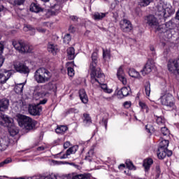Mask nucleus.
<instances>
[{"label": "nucleus", "mask_w": 179, "mask_h": 179, "mask_svg": "<svg viewBox=\"0 0 179 179\" xmlns=\"http://www.w3.org/2000/svg\"><path fill=\"white\" fill-rule=\"evenodd\" d=\"M91 58L92 62L90 64L91 80H94V82L99 83L101 86V89L103 90L104 93H113V89H109L107 86V84L100 83V81L98 80V78H103V76H104V73L101 71V69L97 67V63L99 62V57H97V52H94L92 54Z\"/></svg>", "instance_id": "nucleus-1"}, {"label": "nucleus", "mask_w": 179, "mask_h": 179, "mask_svg": "<svg viewBox=\"0 0 179 179\" xmlns=\"http://www.w3.org/2000/svg\"><path fill=\"white\" fill-rule=\"evenodd\" d=\"M17 121L21 128H24L27 131H31L34 128H36V120L30 117L24 115L18 114L17 115Z\"/></svg>", "instance_id": "nucleus-2"}, {"label": "nucleus", "mask_w": 179, "mask_h": 179, "mask_svg": "<svg viewBox=\"0 0 179 179\" xmlns=\"http://www.w3.org/2000/svg\"><path fill=\"white\" fill-rule=\"evenodd\" d=\"M34 79L37 83H45L51 79V72L45 68H39L34 73Z\"/></svg>", "instance_id": "nucleus-3"}, {"label": "nucleus", "mask_w": 179, "mask_h": 179, "mask_svg": "<svg viewBox=\"0 0 179 179\" xmlns=\"http://www.w3.org/2000/svg\"><path fill=\"white\" fill-rule=\"evenodd\" d=\"M13 45L20 54H27L33 51V48L27 45L24 41H13Z\"/></svg>", "instance_id": "nucleus-4"}, {"label": "nucleus", "mask_w": 179, "mask_h": 179, "mask_svg": "<svg viewBox=\"0 0 179 179\" xmlns=\"http://www.w3.org/2000/svg\"><path fill=\"white\" fill-rule=\"evenodd\" d=\"M13 68L18 73L23 75H29L30 73V68L27 66L26 62L17 61L13 63Z\"/></svg>", "instance_id": "nucleus-5"}, {"label": "nucleus", "mask_w": 179, "mask_h": 179, "mask_svg": "<svg viewBox=\"0 0 179 179\" xmlns=\"http://www.w3.org/2000/svg\"><path fill=\"white\" fill-rule=\"evenodd\" d=\"M160 100L162 106H166V107H170L171 108H173L174 106H176V103H174V96L170 93L162 96Z\"/></svg>", "instance_id": "nucleus-6"}, {"label": "nucleus", "mask_w": 179, "mask_h": 179, "mask_svg": "<svg viewBox=\"0 0 179 179\" xmlns=\"http://www.w3.org/2000/svg\"><path fill=\"white\" fill-rule=\"evenodd\" d=\"M0 125H1V127H6V128H12L15 126V123H13V118L9 117L6 115L1 114Z\"/></svg>", "instance_id": "nucleus-7"}, {"label": "nucleus", "mask_w": 179, "mask_h": 179, "mask_svg": "<svg viewBox=\"0 0 179 179\" xmlns=\"http://www.w3.org/2000/svg\"><path fill=\"white\" fill-rule=\"evenodd\" d=\"M120 29L124 33H129L134 29L132 23L131 21L127 19H124L120 22Z\"/></svg>", "instance_id": "nucleus-8"}, {"label": "nucleus", "mask_w": 179, "mask_h": 179, "mask_svg": "<svg viewBox=\"0 0 179 179\" xmlns=\"http://www.w3.org/2000/svg\"><path fill=\"white\" fill-rule=\"evenodd\" d=\"M168 70L172 73H178L179 75V59L176 60H170L168 62Z\"/></svg>", "instance_id": "nucleus-9"}, {"label": "nucleus", "mask_w": 179, "mask_h": 179, "mask_svg": "<svg viewBox=\"0 0 179 179\" xmlns=\"http://www.w3.org/2000/svg\"><path fill=\"white\" fill-rule=\"evenodd\" d=\"M41 111H43V107L39 106V104L29 105L28 107V113H29L31 115H40Z\"/></svg>", "instance_id": "nucleus-10"}, {"label": "nucleus", "mask_w": 179, "mask_h": 179, "mask_svg": "<svg viewBox=\"0 0 179 179\" xmlns=\"http://www.w3.org/2000/svg\"><path fill=\"white\" fill-rule=\"evenodd\" d=\"M12 76V72L8 70L0 71V85H5L6 81Z\"/></svg>", "instance_id": "nucleus-11"}, {"label": "nucleus", "mask_w": 179, "mask_h": 179, "mask_svg": "<svg viewBox=\"0 0 179 179\" xmlns=\"http://www.w3.org/2000/svg\"><path fill=\"white\" fill-rule=\"evenodd\" d=\"M153 66H155V65L152 62V60L148 59L146 64H145L143 69L141 70L143 76H145V75H149V73L152 72Z\"/></svg>", "instance_id": "nucleus-12"}, {"label": "nucleus", "mask_w": 179, "mask_h": 179, "mask_svg": "<svg viewBox=\"0 0 179 179\" xmlns=\"http://www.w3.org/2000/svg\"><path fill=\"white\" fill-rule=\"evenodd\" d=\"M29 10L34 13H41L44 12V8L38 3L33 2L29 6Z\"/></svg>", "instance_id": "nucleus-13"}, {"label": "nucleus", "mask_w": 179, "mask_h": 179, "mask_svg": "<svg viewBox=\"0 0 179 179\" xmlns=\"http://www.w3.org/2000/svg\"><path fill=\"white\" fill-rule=\"evenodd\" d=\"M147 23L148 26H150V27H157L159 24V22H157V18L155 17L153 15H148L146 17Z\"/></svg>", "instance_id": "nucleus-14"}, {"label": "nucleus", "mask_w": 179, "mask_h": 179, "mask_svg": "<svg viewBox=\"0 0 179 179\" xmlns=\"http://www.w3.org/2000/svg\"><path fill=\"white\" fill-rule=\"evenodd\" d=\"M152 164H153V159L147 158L143 162V167L144 168V171L145 173H148L150 171V167H152Z\"/></svg>", "instance_id": "nucleus-15"}, {"label": "nucleus", "mask_w": 179, "mask_h": 179, "mask_svg": "<svg viewBox=\"0 0 179 179\" xmlns=\"http://www.w3.org/2000/svg\"><path fill=\"white\" fill-rule=\"evenodd\" d=\"M117 79L122 82V85H127V79L125 78V74L124 73V69H122V66L117 69Z\"/></svg>", "instance_id": "nucleus-16"}, {"label": "nucleus", "mask_w": 179, "mask_h": 179, "mask_svg": "<svg viewBox=\"0 0 179 179\" xmlns=\"http://www.w3.org/2000/svg\"><path fill=\"white\" fill-rule=\"evenodd\" d=\"M40 90V87L36 86L34 90L33 96L34 98L36 99V100H38V99H43V97H45V93L43 91H38Z\"/></svg>", "instance_id": "nucleus-17"}, {"label": "nucleus", "mask_w": 179, "mask_h": 179, "mask_svg": "<svg viewBox=\"0 0 179 179\" xmlns=\"http://www.w3.org/2000/svg\"><path fill=\"white\" fill-rule=\"evenodd\" d=\"M158 159L160 160H163L167 156L168 157H171V156H173V151L169 150V148L165 149V150L162 151L161 152H159L157 154Z\"/></svg>", "instance_id": "nucleus-18"}, {"label": "nucleus", "mask_w": 179, "mask_h": 179, "mask_svg": "<svg viewBox=\"0 0 179 179\" xmlns=\"http://www.w3.org/2000/svg\"><path fill=\"white\" fill-rule=\"evenodd\" d=\"M169 143H170V142L168 140H162L159 143V145L158 146L157 155V153H160V152H163L164 150H165L166 149H168Z\"/></svg>", "instance_id": "nucleus-19"}, {"label": "nucleus", "mask_w": 179, "mask_h": 179, "mask_svg": "<svg viewBox=\"0 0 179 179\" xmlns=\"http://www.w3.org/2000/svg\"><path fill=\"white\" fill-rule=\"evenodd\" d=\"M9 108V99L3 98L0 99V111H6Z\"/></svg>", "instance_id": "nucleus-20"}, {"label": "nucleus", "mask_w": 179, "mask_h": 179, "mask_svg": "<svg viewBox=\"0 0 179 179\" xmlns=\"http://www.w3.org/2000/svg\"><path fill=\"white\" fill-rule=\"evenodd\" d=\"M9 146V139L8 138H0V151L3 152Z\"/></svg>", "instance_id": "nucleus-21"}, {"label": "nucleus", "mask_w": 179, "mask_h": 179, "mask_svg": "<svg viewBox=\"0 0 179 179\" xmlns=\"http://www.w3.org/2000/svg\"><path fill=\"white\" fill-rule=\"evenodd\" d=\"M79 97L84 104H87L89 102V98H87V94H86V91L84 89H81L79 90Z\"/></svg>", "instance_id": "nucleus-22"}, {"label": "nucleus", "mask_w": 179, "mask_h": 179, "mask_svg": "<svg viewBox=\"0 0 179 179\" xmlns=\"http://www.w3.org/2000/svg\"><path fill=\"white\" fill-rule=\"evenodd\" d=\"M152 179H159L160 176H162V169H160V165H156L154 171L151 174Z\"/></svg>", "instance_id": "nucleus-23"}, {"label": "nucleus", "mask_w": 179, "mask_h": 179, "mask_svg": "<svg viewBox=\"0 0 179 179\" xmlns=\"http://www.w3.org/2000/svg\"><path fill=\"white\" fill-rule=\"evenodd\" d=\"M67 58L69 61L75 59L76 55H75V48L70 47L66 50Z\"/></svg>", "instance_id": "nucleus-24"}, {"label": "nucleus", "mask_w": 179, "mask_h": 179, "mask_svg": "<svg viewBox=\"0 0 179 179\" xmlns=\"http://www.w3.org/2000/svg\"><path fill=\"white\" fill-rule=\"evenodd\" d=\"M48 51L52 55H57V52H58V46L54 45L52 43L48 44Z\"/></svg>", "instance_id": "nucleus-25"}, {"label": "nucleus", "mask_w": 179, "mask_h": 179, "mask_svg": "<svg viewBox=\"0 0 179 179\" xmlns=\"http://www.w3.org/2000/svg\"><path fill=\"white\" fill-rule=\"evenodd\" d=\"M107 15H108V13L95 12L92 15V19H94V20H103Z\"/></svg>", "instance_id": "nucleus-26"}, {"label": "nucleus", "mask_w": 179, "mask_h": 179, "mask_svg": "<svg viewBox=\"0 0 179 179\" xmlns=\"http://www.w3.org/2000/svg\"><path fill=\"white\" fill-rule=\"evenodd\" d=\"M129 93H131V87H123L120 91L117 92V94H122V97L129 96Z\"/></svg>", "instance_id": "nucleus-27"}, {"label": "nucleus", "mask_w": 179, "mask_h": 179, "mask_svg": "<svg viewBox=\"0 0 179 179\" xmlns=\"http://www.w3.org/2000/svg\"><path fill=\"white\" fill-rule=\"evenodd\" d=\"M68 130V127L66 125H57L55 129V132L58 135H64L65 132Z\"/></svg>", "instance_id": "nucleus-28"}, {"label": "nucleus", "mask_w": 179, "mask_h": 179, "mask_svg": "<svg viewBox=\"0 0 179 179\" xmlns=\"http://www.w3.org/2000/svg\"><path fill=\"white\" fill-rule=\"evenodd\" d=\"M155 29L157 30V31H159V33H164V36H166V34H167V33H169V30L167 29V27H166L165 24H162L155 27Z\"/></svg>", "instance_id": "nucleus-29"}, {"label": "nucleus", "mask_w": 179, "mask_h": 179, "mask_svg": "<svg viewBox=\"0 0 179 179\" xmlns=\"http://www.w3.org/2000/svg\"><path fill=\"white\" fill-rule=\"evenodd\" d=\"M24 85H26L24 83L15 85L14 92H15L17 94H22L23 93Z\"/></svg>", "instance_id": "nucleus-30"}, {"label": "nucleus", "mask_w": 179, "mask_h": 179, "mask_svg": "<svg viewBox=\"0 0 179 179\" xmlns=\"http://www.w3.org/2000/svg\"><path fill=\"white\" fill-rule=\"evenodd\" d=\"M83 122L87 125V127H89L91 124H92V117H90V114L89 113H83Z\"/></svg>", "instance_id": "nucleus-31"}, {"label": "nucleus", "mask_w": 179, "mask_h": 179, "mask_svg": "<svg viewBox=\"0 0 179 179\" xmlns=\"http://www.w3.org/2000/svg\"><path fill=\"white\" fill-rule=\"evenodd\" d=\"M144 88H145V96H147V97H150V92H151L150 81H147V82L145 83Z\"/></svg>", "instance_id": "nucleus-32"}, {"label": "nucleus", "mask_w": 179, "mask_h": 179, "mask_svg": "<svg viewBox=\"0 0 179 179\" xmlns=\"http://www.w3.org/2000/svg\"><path fill=\"white\" fill-rule=\"evenodd\" d=\"M157 15L159 16H164V15L166 14L165 12H166V8H164V6H163L162 4H159L157 6Z\"/></svg>", "instance_id": "nucleus-33"}, {"label": "nucleus", "mask_w": 179, "mask_h": 179, "mask_svg": "<svg viewBox=\"0 0 179 179\" xmlns=\"http://www.w3.org/2000/svg\"><path fill=\"white\" fill-rule=\"evenodd\" d=\"M165 26L166 27V29H168V31L174 30V29L177 27V24L173 22V20H170L165 24Z\"/></svg>", "instance_id": "nucleus-34"}, {"label": "nucleus", "mask_w": 179, "mask_h": 179, "mask_svg": "<svg viewBox=\"0 0 179 179\" xmlns=\"http://www.w3.org/2000/svg\"><path fill=\"white\" fill-rule=\"evenodd\" d=\"M174 9H173L172 8H165V15H164V17H170V16H171V15H174Z\"/></svg>", "instance_id": "nucleus-35"}, {"label": "nucleus", "mask_w": 179, "mask_h": 179, "mask_svg": "<svg viewBox=\"0 0 179 179\" xmlns=\"http://www.w3.org/2000/svg\"><path fill=\"white\" fill-rule=\"evenodd\" d=\"M129 75L131 78H139L141 76L139 72L136 71L134 69H130L129 70Z\"/></svg>", "instance_id": "nucleus-36"}, {"label": "nucleus", "mask_w": 179, "mask_h": 179, "mask_svg": "<svg viewBox=\"0 0 179 179\" xmlns=\"http://www.w3.org/2000/svg\"><path fill=\"white\" fill-rule=\"evenodd\" d=\"M138 105L141 107L142 111H145V113H146L147 114L148 113H149V107L148 106V105H146L145 102L140 101L138 102Z\"/></svg>", "instance_id": "nucleus-37"}, {"label": "nucleus", "mask_w": 179, "mask_h": 179, "mask_svg": "<svg viewBox=\"0 0 179 179\" xmlns=\"http://www.w3.org/2000/svg\"><path fill=\"white\" fill-rule=\"evenodd\" d=\"M156 117V122L158 125H164L166 124V119H164V117L163 116H157Z\"/></svg>", "instance_id": "nucleus-38"}, {"label": "nucleus", "mask_w": 179, "mask_h": 179, "mask_svg": "<svg viewBox=\"0 0 179 179\" xmlns=\"http://www.w3.org/2000/svg\"><path fill=\"white\" fill-rule=\"evenodd\" d=\"M152 2H153V0H138V5L140 6L145 7L150 5Z\"/></svg>", "instance_id": "nucleus-39"}, {"label": "nucleus", "mask_w": 179, "mask_h": 179, "mask_svg": "<svg viewBox=\"0 0 179 179\" xmlns=\"http://www.w3.org/2000/svg\"><path fill=\"white\" fill-rule=\"evenodd\" d=\"M126 167L128 168V171L129 172V170H136V167L134 166V163L129 160L127 159L125 162Z\"/></svg>", "instance_id": "nucleus-40"}, {"label": "nucleus", "mask_w": 179, "mask_h": 179, "mask_svg": "<svg viewBox=\"0 0 179 179\" xmlns=\"http://www.w3.org/2000/svg\"><path fill=\"white\" fill-rule=\"evenodd\" d=\"M93 156H94V148H92L88 151L87 155L85 157V160L92 162V158Z\"/></svg>", "instance_id": "nucleus-41"}, {"label": "nucleus", "mask_w": 179, "mask_h": 179, "mask_svg": "<svg viewBox=\"0 0 179 179\" xmlns=\"http://www.w3.org/2000/svg\"><path fill=\"white\" fill-rule=\"evenodd\" d=\"M103 59H106V58H108V59H110L111 52L107 49L106 50L103 49Z\"/></svg>", "instance_id": "nucleus-42"}, {"label": "nucleus", "mask_w": 179, "mask_h": 179, "mask_svg": "<svg viewBox=\"0 0 179 179\" xmlns=\"http://www.w3.org/2000/svg\"><path fill=\"white\" fill-rule=\"evenodd\" d=\"M9 163H12V158L10 157H8L3 162H0V167H5V166H6V164H9Z\"/></svg>", "instance_id": "nucleus-43"}, {"label": "nucleus", "mask_w": 179, "mask_h": 179, "mask_svg": "<svg viewBox=\"0 0 179 179\" xmlns=\"http://www.w3.org/2000/svg\"><path fill=\"white\" fill-rule=\"evenodd\" d=\"M15 126H13L12 128H8L9 134L11 136H16L19 134V131L15 129Z\"/></svg>", "instance_id": "nucleus-44"}, {"label": "nucleus", "mask_w": 179, "mask_h": 179, "mask_svg": "<svg viewBox=\"0 0 179 179\" xmlns=\"http://www.w3.org/2000/svg\"><path fill=\"white\" fill-rule=\"evenodd\" d=\"M145 131L148 134H152V132H155L156 130L155 129V127H153V125L147 124L145 125Z\"/></svg>", "instance_id": "nucleus-45"}, {"label": "nucleus", "mask_w": 179, "mask_h": 179, "mask_svg": "<svg viewBox=\"0 0 179 179\" xmlns=\"http://www.w3.org/2000/svg\"><path fill=\"white\" fill-rule=\"evenodd\" d=\"M161 132L164 136H169L170 135V131L166 127L161 128Z\"/></svg>", "instance_id": "nucleus-46"}, {"label": "nucleus", "mask_w": 179, "mask_h": 179, "mask_svg": "<svg viewBox=\"0 0 179 179\" xmlns=\"http://www.w3.org/2000/svg\"><path fill=\"white\" fill-rule=\"evenodd\" d=\"M71 34H66L64 37L63 41L65 44H69V41H71Z\"/></svg>", "instance_id": "nucleus-47"}, {"label": "nucleus", "mask_w": 179, "mask_h": 179, "mask_svg": "<svg viewBox=\"0 0 179 179\" xmlns=\"http://www.w3.org/2000/svg\"><path fill=\"white\" fill-rule=\"evenodd\" d=\"M67 72H68L69 76H70L71 78L75 76V70L73 69V67H68Z\"/></svg>", "instance_id": "nucleus-48"}, {"label": "nucleus", "mask_w": 179, "mask_h": 179, "mask_svg": "<svg viewBox=\"0 0 179 179\" xmlns=\"http://www.w3.org/2000/svg\"><path fill=\"white\" fill-rule=\"evenodd\" d=\"M78 111V109L75 108H70L66 110V115H69V114H73V113H76Z\"/></svg>", "instance_id": "nucleus-49"}, {"label": "nucleus", "mask_w": 179, "mask_h": 179, "mask_svg": "<svg viewBox=\"0 0 179 179\" xmlns=\"http://www.w3.org/2000/svg\"><path fill=\"white\" fill-rule=\"evenodd\" d=\"M69 19L72 20V22H79V17L76 15H70Z\"/></svg>", "instance_id": "nucleus-50"}, {"label": "nucleus", "mask_w": 179, "mask_h": 179, "mask_svg": "<svg viewBox=\"0 0 179 179\" xmlns=\"http://www.w3.org/2000/svg\"><path fill=\"white\" fill-rule=\"evenodd\" d=\"M3 52H0V68L3 65V62H5V57L2 55Z\"/></svg>", "instance_id": "nucleus-51"}, {"label": "nucleus", "mask_w": 179, "mask_h": 179, "mask_svg": "<svg viewBox=\"0 0 179 179\" xmlns=\"http://www.w3.org/2000/svg\"><path fill=\"white\" fill-rule=\"evenodd\" d=\"M101 123L103 127H105V129H107V124H108V119H104L102 118Z\"/></svg>", "instance_id": "nucleus-52"}, {"label": "nucleus", "mask_w": 179, "mask_h": 179, "mask_svg": "<svg viewBox=\"0 0 179 179\" xmlns=\"http://www.w3.org/2000/svg\"><path fill=\"white\" fill-rule=\"evenodd\" d=\"M70 149L71 150L72 153L75 154L76 153V152H78V149H79V146L73 145V147L70 148Z\"/></svg>", "instance_id": "nucleus-53"}, {"label": "nucleus", "mask_w": 179, "mask_h": 179, "mask_svg": "<svg viewBox=\"0 0 179 179\" xmlns=\"http://www.w3.org/2000/svg\"><path fill=\"white\" fill-rule=\"evenodd\" d=\"M61 153H59L56 155V157H59V159H67L68 158V155L66 153L64 154L62 156L59 157Z\"/></svg>", "instance_id": "nucleus-54"}, {"label": "nucleus", "mask_w": 179, "mask_h": 179, "mask_svg": "<svg viewBox=\"0 0 179 179\" xmlns=\"http://www.w3.org/2000/svg\"><path fill=\"white\" fill-rule=\"evenodd\" d=\"M69 33H75V31H76L75 27H73V25H70L69 27Z\"/></svg>", "instance_id": "nucleus-55"}, {"label": "nucleus", "mask_w": 179, "mask_h": 179, "mask_svg": "<svg viewBox=\"0 0 179 179\" xmlns=\"http://www.w3.org/2000/svg\"><path fill=\"white\" fill-rule=\"evenodd\" d=\"M123 106L124 108H129V107H131V101H125Z\"/></svg>", "instance_id": "nucleus-56"}, {"label": "nucleus", "mask_w": 179, "mask_h": 179, "mask_svg": "<svg viewBox=\"0 0 179 179\" xmlns=\"http://www.w3.org/2000/svg\"><path fill=\"white\" fill-rule=\"evenodd\" d=\"M48 89L49 90H55V85H52V83H49L48 85Z\"/></svg>", "instance_id": "nucleus-57"}, {"label": "nucleus", "mask_w": 179, "mask_h": 179, "mask_svg": "<svg viewBox=\"0 0 179 179\" xmlns=\"http://www.w3.org/2000/svg\"><path fill=\"white\" fill-rule=\"evenodd\" d=\"M36 30L39 33H45V31H47L45 29H43V27H38L36 28Z\"/></svg>", "instance_id": "nucleus-58"}, {"label": "nucleus", "mask_w": 179, "mask_h": 179, "mask_svg": "<svg viewBox=\"0 0 179 179\" xmlns=\"http://www.w3.org/2000/svg\"><path fill=\"white\" fill-rule=\"evenodd\" d=\"M71 146V142L69 141H66L64 143V149H68V148Z\"/></svg>", "instance_id": "nucleus-59"}, {"label": "nucleus", "mask_w": 179, "mask_h": 179, "mask_svg": "<svg viewBox=\"0 0 179 179\" xmlns=\"http://www.w3.org/2000/svg\"><path fill=\"white\" fill-rule=\"evenodd\" d=\"M26 0H17L16 5L20 6L24 3Z\"/></svg>", "instance_id": "nucleus-60"}, {"label": "nucleus", "mask_w": 179, "mask_h": 179, "mask_svg": "<svg viewBox=\"0 0 179 179\" xmlns=\"http://www.w3.org/2000/svg\"><path fill=\"white\" fill-rule=\"evenodd\" d=\"M47 101H48V99H43V100H41L38 104H39V106L41 104H46Z\"/></svg>", "instance_id": "nucleus-61"}, {"label": "nucleus", "mask_w": 179, "mask_h": 179, "mask_svg": "<svg viewBox=\"0 0 179 179\" xmlns=\"http://www.w3.org/2000/svg\"><path fill=\"white\" fill-rule=\"evenodd\" d=\"M27 28L28 29V30L31 31H35L36 29H34V27H33L31 25H27Z\"/></svg>", "instance_id": "nucleus-62"}, {"label": "nucleus", "mask_w": 179, "mask_h": 179, "mask_svg": "<svg viewBox=\"0 0 179 179\" xmlns=\"http://www.w3.org/2000/svg\"><path fill=\"white\" fill-rule=\"evenodd\" d=\"M5 49V45L3 43H0V52H3V50Z\"/></svg>", "instance_id": "nucleus-63"}, {"label": "nucleus", "mask_w": 179, "mask_h": 179, "mask_svg": "<svg viewBox=\"0 0 179 179\" xmlns=\"http://www.w3.org/2000/svg\"><path fill=\"white\" fill-rule=\"evenodd\" d=\"M66 153L67 154L68 156H69L70 155L73 154V153L72 152V150H71V148H69L66 151Z\"/></svg>", "instance_id": "nucleus-64"}]
</instances>
